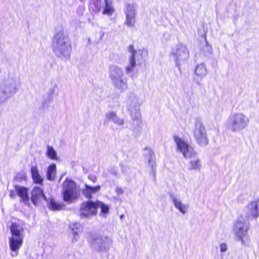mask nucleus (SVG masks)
I'll return each instance as SVG.
<instances>
[{"mask_svg":"<svg viewBox=\"0 0 259 259\" xmlns=\"http://www.w3.org/2000/svg\"><path fill=\"white\" fill-rule=\"evenodd\" d=\"M62 193L64 201L68 203L76 201L80 195V190L77 188L76 183L69 179H66L62 183Z\"/></svg>","mask_w":259,"mask_h":259,"instance_id":"nucleus-5","label":"nucleus"},{"mask_svg":"<svg viewBox=\"0 0 259 259\" xmlns=\"http://www.w3.org/2000/svg\"><path fill=\"white\" fill-rule=\"evenodd\" d=\"M91 243L94 250L99 252H106L111 247L112 240L107 236L98 234L93 237Z\"/></svg>","mask_w":259,"mask_h":259,"instance_id":"nucleus-7","label":"nucleus"},{"mask_svg":"<svg viewBox=\"0 0 259 259\" xmlns=\"http://www.w3.org/2000/svg\"><path fill=\"white\" fill-rule=\"evenodd\" d=\"M249 122V118L240 112L232 113L228 119V127L233 132L242 131L247 126Z\"/></svg>","mask_w":259,"mask_h":259,"instance_id":"nucleus-4","label":"nucleus"},{"mask_svg":"<svg viewBox=\"0 0 259 259\" xmlns=\"http://www.w3.org/2000/svg\"><path fill=\"white\" fill-rule=\"evenodd\" d=\"M144 156L147 158L149 165L151 166L153 173H155L156 163L154 161V153L153 150L150 148H145L144 149Z\"/></svg>","mask_w":259,"mask_h":259,"instance_id":"nucleus-22","label":"nucleus"},{"mask_svg":"<svg viewBox=\"0 0 259 259\" xmlns=\"http://www.w3.org/2000/svg\"><path fill=\"white\" fill-rule=\"evenodd\" d=\"M69 227L73 234L72 242H75L78 238V233L80 231V224L77 223H72L70 224Z\"/></svg>","mask_w":259,"mask_h":259,"instance_id":"nucleus-27","label":"nucleus"},{"mask_svg":"<svg viewBox=\"0 0 259 259\" xmlns=\"http://www.w3.org/2000/svg\"><path fill=\"white\" fill-rule=\"evenodd\" d=\"M244 211L248 219L257 218L259 216V200L249 202L245 207Z\"/></svg>","mask_w":259,"mask_h":259,"instance_id":"nucleus-16","label":"nucleus"},{"mask_svg":"<svg viewBox=\"0 0 259 259\" xmlns=\"http://www.w3.org/2000/svg\"><path fill=\"white\" fill-rule=\"evenodd\" d=\"M100 189L101 187L99 185L92 187L85 184V188L82 189V193L87 198L91 199L92 198V195L99 192Z\"/></svg>","mask_w":259,"mask_h":259,"instance_id":"nucleus-21","label":"nucleus"},{"mask_svg":"<svg viewBox=\"0 0 259 259\" xmlns=\"http://www.w3.org/2000/svg\"><path fill=\"white\" fill-rule=\"evenodd\" d=\"M170 199L175 208L181 213L185 214L187 213L189 207L188 204L183 203L180 199H178L172 194H170Z\"/></svg>","mask_w":259,"mask_h":259,"instance_id":"nucleus-18","label":"nucleus"},{"mask_svg":"<svg viewBox=\"0 0 259 259\" xmlns=\"http://www.w3.org/2000/svg\"><path fill=\"white\" fill-rule=\"evenodd\" d=\"M31 174L33 182L35 183L41 184L43 182V179L40 177L37 166L32 165L31 167Z\"/></svg>","mask_w":259,"mask_h":259,"instance_id":"nucleus-25","label":"nucleus"},{"mask_svg":"<svg viewBox=\"0 0 259 259\" xmlns=\"http://www.w3.org/2000/svg\"><path fill=\"white\" fill-rule=\"evenodd\" d=\"M46 156L50 159L52 160H58V157L57 153L54 148L51 146H47L46 152Z\"/></svg>","mask_w":259,"mask_h":259,"instance_id":"nucleus-30","label":"nucleus"},{"mask_svg":"<svg viewBox=\"0 0 259 259\" xmlns=\"http://www.w3.org/2000/svg\"><path fill=\"white\" fill-rule=\"evenodd\" d=\"M249 228V223L245 221L242 217H239L234 224L233 230L238 237L237 240L241 242L242 244H245V239L247 238V232Z\"/></svg>","mask_w":259,"mask_h":259,"instance_id":"nucleus-9","label":"nucleus"},{"mask_svg":"<svg viewBox=\"0 0 259 259\" xmlns=\"http://www.w3.org/2000/svg\"><path fill=\"white\" fill-rule=\"evenodd\" d=\"M31 199L35 205H37L42 199L47 201V199L43 193V190L38 186H35L33 188L31 192Z\"/></svg>","mask_w":259,"mask_h":259,"instance_id":"nucleus-17","label":"nucleus"},{"mask_svg":"<svg viewBox=\"0 0 259 259\" xmlns=\"http://www.w3.org/2000/svg\"><path fill=\"white\" fill-rule=\"evenodd\" d=\"M56 165L54 163H52L48 167L47 170V178L49 181H54L56 178Z\"/></svg>","mask_w":259,"mask_h":259,"instance_id":"nucleus-26","label":"nucleus"},{"mask_svg":"<svg viewBox=\"0 0 259 259\" xmlns=\"http://www.w3.org/2000/svg\"><path fill=\"white\" fill-rule=\"evenodd\" d=\"M220 249L221 252H225L228 249V246L226 243H221L219 245Z\"/></svg>","mask_w":259,"mask_h":259,"instance_id":"nucleus-34","label":"nucleus"},{"mask_svg":"<svg viewBox=\"0 0 259 259\" xmlns=\"http://www.w3.org/2000/svg\"><path fill=\"white\" fill-rule=\"evenodd\" d=\"M96 210L98 208H100L101 209V212L104 214H106L109 211V207L107 205L104 204L103 203L97 201L96 202Z\"/></svg>","mask_w":259,"mask_h":259,"instance_id":"nucleus-32","label":"nucleus"},{"mask_svg":"<svg viewBox=\"0 0 259 259\" xmlns=\"http://www.w3.org/2000/svg\"><path fill=\"white\" fill-rule=\"evenodd\" d=\"M96 202L86 201L81 204L79 214L83 218H89L97 213Z\"/></svg>","mask_w":259,"mask_h":259,"instance_id":"nucleus-15","label":"nucleus"},{"mask_svg":"<svg viewBox=\"0 0 259 259\" xmlns=\"http://www.w3.org/2000/svg\"><path fill=\"white\" fill-rule=\"evenodd\" d=\"M105 121L107 123L112 121L118 125H123L124 123L123 119L118 117L114 111H109L106 113Z\"/></svg>","mask_w":259,"mask_h":259,"instance_id":"nucleus-19","label":"nucleus"},{"mask_svg":"<svg viewBox=\"0 0 259 259\" xmlns=\"http://www.w3.org/2000/svg\"><path fill=\"white\" fill-rule=\"evenodd\" d=\"M20 79L14 72H9L0 83V105L17 93Z\"/></svg>","mask_w":259,"mask_h":259,"instance_id":"nucleus-1","label":"nucleus"},{"mask_svg":"<svg viewBox=\"0 0 259 259\" xmlns=\"http://www.w3.org/2000/svg\"><path fill=\"white\" fill-rule=\"evenodd\" d=\"M195 74L198 76L203 77L207 74V70L203 63L198 64L195 70Z\"/></svg>","mask_w":259,"mask_h":259,"instance_id":"nucleus-29","label":"nucleus"},{"mask_svg":"<svg viewBox=\"0 0 259 259\" xmlns=\"http://www.w3.org/2000/svg\"><path fill=\"white\" fill-rule=\"evenodd\" d=\"M171 55L177 65L179 66L182 62L188 58L189 52L186 46L180 44L172 49Z\"/></svg>","mask_w":259,"mask_h":259,"instance_id":"nucleus-12","label":"nucleus"},{"mask_svg":"<svg viewBox=\"0 0 259 259\" xmlns=\"http://www.w3.org/2000/svg\"><path fill=\"white\" fill-rule=\"evenodd\" d=\"M84 11V7L83 6H79L78 7L77 12L79 15H82Z\"/></svg>","mask_w":259,"mask_h":259,"instance_id":"nucleus-35","label":"nucleus"},{"mask_svg":"<svg viewBox=\"0 0 259 259\" xmlns=\"http://www.w3.org/2000/svg\"><path fill=\"white\" fill-rule=\"evenodd\" d=\"M15 189L16 194L18 195L21 199L20 201L25 203H28L29 202L28 189L23 186L15 185Z\"/></svg>","mask_w":259,"mask_h":259,"instance_id":"nucleus-20","label":"nucleus"},{"mask_svg":"<svg viewBox=\"0 0 259 259\" xmlns=\"http://www.w3.org/2000/svg\"><path fill=\"white\" fill-rule=\"evenodd\" d=\"M135 60H136V65L137 62V57H135Z\"/></svg>","mask_w":259,"mask_h":259,"instance_id":"nucleus-38","label":"nucleus"},{"mask_svg":"<svg viewBox=\"0 0 259 259\" xmlns=\"http://www.w3.org/2000/svg\"><path fill=\"white\" fill-rule=\"evenodd\" d=\"M204 51L205 52V55L210 54L212 52V48L208 44V42L206 40V45L204 49Z\"/></svg>","mask_w":259,"mask_h":259,"instance_id":"nucleus-33","label":"nucleus"},{"mask_svg":"<svg viewBox=\"0 0 259 259\" xmlns=\"http://www.w3.org/2000/svg\"><path fill=\"white\" fill-rule=\"evenodd\" d=\"M52 48L54 53L61 59L68 60L70 58L71 46L67 34L60 30L54 36Z\"/></svg>","mask_w":259,"mask_h":259,"instance_id":"nucleus-2","label":"nucleus"},{"mask_svg":"<svg viewBox=\"0 0 259 259\" xmlns=\"http://www.w3.org/2000/svg\"><path fill=\"white\" fill-rule=\"evenodd\" d=\"M125 103L132 118L134 120H138L141 117L140 102L138 97L135 94L130 93L127 97Z\"/></svg>","mask_w":259,"mask_h":259,"instance_id":"nucleus-8","label":"nucleus"},{"mask_svg":"<svg viewBox=\"0 0 259 259\" xmlns=\"http://www.w3.org/2000/svg\"><path fill=\"white\" fill-rule=\"evenodd\" d=\"M190 159L189 169L193 170H200L201 168V163L200 159L198 157L197 153L193 157L189 158Z\"/></svg>","mask_w":259,"mask_h":259,"instance_id":"nucleus-23","label":"nucleus"},{"mask_svg":"<svg viewBox=\"0 0 259 259\" xmlns=\"http://www.w3.org/2000/svg\"><path fill=\"white\" fill-rule=\"evenodd\" d=\"M128 51L131 53L130 58V65L126 67L125 70L126 73H128L132 71L136 66L135 57H137V63L140 65L142 63L144 57H145L148 52L144 49L135 50L132 45L130 46L128 48Z\"/></svg>","mask_w":259,"mask_h":259,"instance_id":"nucleus-10","label":"nucleus"},{"mask_svg":"<svg viewBox=\"0 0 259 259\" xmlns=\"http://www.w3.org/2000/svg\"><path fill=\"white\" fill-rule=\"evenodd\" d=\"M109 77L116 88L122 91L127 89V79L121 68L116 66H111L109 69Z\"/></svg>","mask_w":259,"mask_h":259,"instance_id":"nucleus-6","label":"nucleus"},{"mask_svg":"<svg viewBox=\"0 0 259 259\" xmlns=\"http://www.w3.org/2000/svg\"><path fill=\"white\" fill-rule=\"evenodd\" d=\"M16 192L15 191H10V196L11 198H14L16 196Z\"/></svg>","mask_w":259,"mask_h":259,"instance_id":"nucleus-37","label":"nucleus"},{"mask_svg":"<svg viewBox=\"0 0 259 259\" xmlns=\"http://www.w3.org/2000/svg\"><path fill=\"white\" fill-rule=\"evenodd\" d=\"M174 140L176 144L178 151H180L185 158L193 157L196 152L193 148L183 139L177 136H174Z\"/></svg>","mask_w":259,"mask_h":259,"instance_id":"nucleus-11","label":"nucleus"},{"mask_svg":"<svg viewBox=\"0 0 259 259\" xmlns=\"http://www.w3.org/2000/svg\"><path fill=\"white\" fill-rule=\"evenodd\" d=\"M104 3L105 4V6L102 12L103 14L111 16L114 11L112 5V2L111 0H104Z\"/></svg>","mask_w":259,"mask_h":259,"instance_id":"nucleus-28","label":"nucleus"},{"mask_svg":"<svg viewBox=\"0 0 259 259\" xmlns=\"http://www.w3.org/2000/svg\"><path fill=\"white\" fill-rule=\"evenodd\" d=\"M11 236L9 238L10 248L12 250L11 255L16 256L18 250L21 247L25 237L24 230L22 226L16 223H12L10 227Z\"/></svg>","mask_w":259,"mask_h":259,"instance_id":"nucleus-3","label":"nucleus"},{"mask_svg":"<svg viewBox=\"0 0 259 259\" xmlns=\"http://www.w3.org/2000/svg\"><path fill=\"white\" fill-rule=\"evenodd\" d=\"M93 182H95L96 181V179H95V178H94V180H93Z\"/></svg>","mask_w":259,"mask_h":259,"instance_id":"nucleus-39","label":"nucleus"},{"mask_svg":"<svg viewBox=\"0 0 259 259\" xmlns=\"http://www.w3.org/2000/svg\"><path fill=\"white\" fill-rule=\"evenodd\" d=\"M89 3V10L92 13L97 14L101 11L103 6L102 0H90Z\"/></svg>","mask_w":259,"mask_h":259,"instance_id":"nucleus-24","label":"nucleus"},{"mask_svg":"<svg viewBox=\"0 0 259 259\" xmlns=\"http://www.w3.org/2000/svg\"><path fill=\"white\" fill-rule=\"evenodd\" d=\"M64 204L62 203L56 202L54 199L51 198L49 207L53 210H59L63 208Z\"/></svg>","mask_w":259,"mask_h":259,"instance_id":"nucleus-31","label":"nucleus"},{"mask_svg":"<svg viewBox=\"0 0 259 259\" xmlns=\"http://www.w3.org/2000/svg\"><path fill=\"white\" fill-rule=\"evenodd\" d=\"M193 134L197 143L201 146H206L208 142L205 128L201 122L195 123Z\"/></svg>","mask_w":259,"mask_h":259,"instance_id":"nucleus-13","label":"nucleus"},{"mask_svg":"<svg viewBox=\"0 0 259 259\" xmlns=\"http://www.w3.org/2000/svg\"><path fill=\"white\" fill-rule=\"evenodd\" d=\"M136 6L134 4H127L124 8L126 20L124 24L127 27H134L136 23Z\"/></svg>","mask_w":259,"mask_h":259,"instance_id":"nucleus-14","label":"nucleus"},{"mask_svg":"<svg viewBox=\"0 0 259 259\" xmlns=\"http://www.w3.org/2000/svg\"><path fill=\"white\" fill-rule=\"evenodd\" d=\"M116 192L118 195H122L124 193V190L121 188H117L116 189Z\"/></svg>","mask_w":259,"mask_h":259,"instance_id":"nucleus-36","label":"nucleus"}]
</instances>
